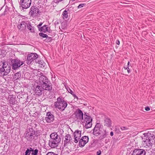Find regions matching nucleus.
Wrapping results in <instances>:
<instances>
[{
	"label": "nucleus",
	"mask_w": 155,
	"mask_h": 155,
	"mask_svg": "<svg viewBox=\"0 0 155 155\" xmlns=\"http://www.w3.org/2000/svg\"><path fill=\"white\" fill-rule=\"evenodd\" d=\"M155 137L153 134L149 133L147 135L143 138V141L144 144L149 147L152 146L153 142V140Z\"/></svg>",
	"instance_id": "f257e3e1"
},
{
	"label": "nucleus",
	"mask_w": 155,
	"mask_h": 155,
	"mask_svg": "<svg viewBox=\"0 0 155 155\" xmlns=\"http://www.w3.org/2000/svg\"><path fill=\"white\" fill-rule=\"evenodd\" d=\"M68 105L67 102L62 100L60 97H58L57 99V101L55 102L54 106L55 107L62 111L64 110Z\"/></svg>",
	"instance_id": "f03ea898"
},
{
	"label": "nucleus",
	"mask_w": 155,
	"mask_h": 155,
	"mask_svg": "<svg viewBox=\"0 0 155 155\" xmlns=\"http://www.w3.org/2000/svg\"><path fill=\"white\" fill-rule=\"evenodd\" d=\"M103 130L104 131L103 136V137L104 138L106 136V130L103 129L102 125L100 124H97L94 129L93 134L97 136L102 133Z\"/></svg>",
	"instance_id": "7ed1b4c3"
},
{
	"label": "nucleus",
	"mask_w": 155,
	"mask_h": 155,
	"mask_svg": "<svg viewBox=\"0 0 155 155\" xmlns=\"http://www.w3.org/2000/svg\"><path fill=\"white\" fill-rule=\"evenodd\" d=\"M29 13L30 15L33 17L36 16L39 14V10L35 6H32Z\"/></svg>",
	"instance_id": "20e7f679"
},
{
	"label": "nucleus",
	"mask_w": 155,
	"mask_h": 155,
	"mask_svg": "<svg viewBox=\"0 0 155 155\" xmlns=\"http://www.w3.org/2000/svg\"><path fill=\"white\" fill-rule=\"evenodd\" d=\"M84 116H85L84 121L85 122V128H90L92 126V119L89 116L87 115Z\"/></svg>",
	"instance_id": "39448f33"
},
{
	"label": "nucleus",
	"mask_w": 155,
	"mask_h": 155,
	"mask_svg": "<svg viewBox=\"0 0 155 155\" xmlns=\"http://www.w3.org/2000/svg\"><path fill=\"white\" fill-rule=\"evenodd\" d=\"M21 3L23 8L26 9L30 6L31 4V0H21Z\"/></svg>",
	"instance_id": "423d86ee"
},
{
	"label": "nucleus",
	"mask_w": 155,
	"mask_h": 155,
	"mask_svg": "<svg viewBox=\"0 0 155 155\" xmlns=\"http://www.w3.org/2000/svg\"><path fill=\"white\" fill-rule=\"evenodd\" d=\"M38 57V55L36 53H31L29 54L27 57L28 63L30 64L32 61Z\"/></svg>",
	"instance_id": "0eeeda50"
},
{
	"label": "nucleus",
	"mask_w": 155,
	"mask_h": 155,
	"mask_svg": "<svg viewBox=\"0 0 155 155\" xmlns=\"http://www.w3.org/2000/svg\"><path fill=\"white\" fill-rule=\"evenodd\" d=\"M89 138L87 136H84L82 137L79 142V146L80 147H83L88 142Z\"/></svg>",
	"instance_id": "6e6552de"
},
{
	"label": "nucleus",
	"mask_w": 155,
	"mask_h": 155,
	"mask_svg": "<svg viewBox=\"0 0 155 155\" xmlns=\"http://www.w3.org/2000/svg\"><path fill=\"white\" fill-rule=\"evenodd\" d=\"M23 64V61H21L19 60H15L12 65V68L14 70L20 67Z\"/></svg>",
	"instance_id": "1a4fd4ad"
},
{
	"label": "nucleus",
	"mask_w": 155,
	"mask_h": 155,
	"mask_svg": "<svg viewBox=\"0 0 155 155\" xmlns=\"http://www.w3.org/2000/svg\"><path fill=\"white\" fill-rule=\"evenodd\" d=\"M54 119L53 115L51 113L48 112L44 120L47 123H51L53 121Z\"/></svg>",
	"instance_id": "9d476101"
},
{
	"label": "nucleus",
	"mask_w": 155,
	"mask_h": 155,
	"mask_svg": "<svg viewBox=\"0 0 155 155\" xmlns=\"http://www.w3.org/2000/svg\"><path fill=\"white\" fill-rule=\"evenodd\" d=\"M81 131L78 130H76L74 133V142L75 143H77L80 138L81 137Z\"/></svg>",
	"instance_id": "9b49d317"
},
{
	"label": "nucleus",
	"mask_w": 155,
	"mask_h": 155,
	"mask_svg": "<svg viewBox=\"0 0 155 155\" xmlns=\"http://www.w3.org/2000/svg\"><path fill=\"white\" fill-rule=\"evenodd\" d=\"M146 152L142 149H135L133 151L132 155H145Z\"/></svg>",
	"instance_id": "f8f14e48"
},
{
	"label": "nucleus",
	"mask_w": 155,
	"mask_h": 155,
	"mask_svg": "<svg viewBox=\"0 0 155 155\" xmlns=\"http://www.w3.org/2000/svg\"><path fill=\"white\" fill-rule=\"evenodd\" d=\"M27 25V23L24 21H19L17 27L19 30L23 31L26 28Z\"/></svg>",
	"instance_id": "ddd939ff"
},
{
	"label": "nucleus",
	"mask_w": 155,
	"mask_h": 155,
	"mask_svg": "<svg viewBox=\"0 0 155 155\" xmlns=\"http://www.w3.org/2000/svg\"><path fill=\"white\" fill-rule=\"evenodd\" d=\"M41 87H42L43 90H45L49 91L51 90L52 88L51 86L49 85L45 82H43L41 84Z\"/></svg>",
	"instance_id": "4468645a"
},
{
	"label": "nucleus",
	"mask_w": 155,
	"mask_h": 155,
	"mask_svg": "<svg viewBox=\"0 0 155 155\" xmlns=\"http://www.w3.org/2000/svg\"><path fill=\"white\" fill-rule=\"evenodd\" d=\"M49 146L52 148H54L58 146V142L56 140H51L49 141Z\"/></svg>",
	"instance_id": "2eb2a0df"
},
{
	"label": "nucleus",
	"mask_w": 155,
	"mask_h": 155,
	"mask_svg": "<svg viewBox=\"0 0 155 155\" xmlns=\"http://www.w3.org/2000/svg\"><path fill=\"white\" fill-rule=\"evenodd\" d=\"M43 89L42 87H41L40 86H38L36 87L35 91L36 94L38 95H40L41 94V92L43 91Z\"/></svg>",
	"instance_id": "dca6fc26"
},
{
	"label": "nucleus",
	"mask_w": 155,
	"mask_h": 155,
	"mask_svg": "<svg viewBox=\"0 0 155 155\" xmlns=\"http://www.w3.org/2000/svg\"><path fill=\"white\" fill-rule=\"evenodd\" d=\"M49 28L47 27V25H44L40 29V31L45 33L48 31H49Z\"/></svg>",
	"instance_id": "f3484780"
},
{
	"label": "nucleus",
	"mask_w": 155,
	"mask_h": 155,
	"mask_svg": "<svg viewBox=\"0 0 155 155\" xmlns=\"http://www.w3.org/2000/svg\"><path fill=\"white\" fill-rule=\"evenodd\" d=\"M111 120L109 118H106L105 120L104 125L109 127L111 126Z\"/></svg>",
	"instance_id": "a211bd4d"
},
{
	"label": "nucleus",
	"mask_w": 155,
	"mask_h": 155,
	"mask_svg": "<svg viewBox=\"0 0 155 155\" xmlns=\"http://www.w3.org/2000/svg\"><path fill=\"white\" fill-rule=\"evenodd\" d=\"M58 134L57 133H53L50 135V137L53 140H56L58 138Z\"/></svg>",
	"instance_id": "6ab92c4d"
},
{
	"label": "nucleus",
	"mask_w": 155,
	"mask_h": 155,
	"mask_svg": "<svg viewBox=\"0 0 155 155\" xmlns=\"http://www.w3.org/2000/svg\"><path fill=\"white\" fill-rule=\"evenodd\" d=\"M27 28L31 32H34V28L31 25L30 23H28L27 25Z\"/></svg>",
	"instance_id": "aec40b11"
},
{
	"label": "nucleus",
	"mask_w": 155,
	"mask_h": 155,
	"mask_svg": "<svg viewBox=\"0 0 155 155\" xmlns=\"http://www.w3.org/2000/svg\"><path fill=\"white\" fill-rule=\"evenodd\" d=\"M62 17L63 19L67 18L68 17V12L66 10H64L62 14Z\"/></svg>",
	"instance_id": "412c9836"
},
{
	"label": "nucleus",
	"mask_w": 155,
	"mask_h": 155,
	"mask_svg": "<svg viewBox=\"0 0 155 155\" xmlns=\"http://www.w3.org/2000/svg\"><path fill=\"white\" fill-rule=\"evenodd\" d=\"M78 116L79 119H83V114L82 111L81 110H78Z\"/></svg>",
	"instance_id": "4be33fe9"
},
{
	"label": "nucleus",
	"mask_w": 155,
	"mask_h": 155,
	"mask_svg": "<svg viewBox=\"0 0 155 155\" xmlns=\"http://www.w3.org/2000/svg\"><path fill=\"white\" fill-rule=\"evenodd\" d=\"M21 77V74L20 72H18L16 73L14 77V79L16 80L19 78Z\"/></svg>",
	"instance_id": "5701e85b"
},
{
	"label": "nucleus",
	"mask_w": 155,
	"mask_h": 155,
	"mask_svg": "<svg viewBox=\"0 0 155 155\" xmlns=\"http://www.w3.org/2000/svg\"><path fill=\"white\" fill-rule=\"evenodd\" d=\"M31 154L32 155H37L38 150L37 149H35V150H32Z\"/></svg>",
	"instance_id": "b1692460"
},
{
	"label": "nucleus",
	"mask_w": 155,
	"mask_h": 155,
	"mask_svg": "<svg viewBox=\"0 0 155 155\" xmlns=\"http://www.w3.org/2000/svg\"><path fill=\"white\" fill-rule=\"evenodd\" d=\"M71 137L70 135L68 134L65 136V139L67 141H69L70 140Z\"/></svg>",
	"instance_id": "393cba45"
},
{
	"label": "nucleus",
	"mask_w": 155,
	"mask_h": 155,
	"mask_svg": "<svg viewBox=\"0 0 155 155\" xmlns=\"http://www.w3.org/2000/svg\"><path fill=\"white\" fill-rule=\"evenodd\" d=\"M120 128L122 131L127 130L129 129L128 127L125 126H122L120 127Z\"/></svg>",
	"instance_id": "a878e982"
},
{
	"label": "nucleus",
	"mask_w": 155,
	"mask_h": 155,
	"mask_svg": "<svg viewBox=\"0 0 155 155\" xmlns=\"http://www.w3.org/2000/svg\"><path fill=\"white\" fill-rule=\"evenodd\" d=\"M39 35L43 38H47L48 37V35L45 34L41 33L39 34Z\"/></svg>",
	"instance_id": "bb28decb"
},
{
	"label": "nucleus",
	"mask_w": 155,
	"mask_h": 155,
	"mask_svg": "<svg viewBox=\"0 0 155 155\" xmlns=\"http://www.w3.org/2000/svg\"><path fill=\"white\" fill-rule=\"evenodd\" d=\"M46 155H58L57 154H55L54 153L52 152H49Z\"/></svg>",
	"instance_id": "cd10ccee"
},
{
	"label": "nucleus",
	"mask_w": 155,
	"mask_h": 155,
	"mask_svg": "<svg viewBox=\"0 0 155 155\" xmlns=\"http://www.w3.org/2000/svg\"><path fill=\"white\" fill-rule=\"evenodd\" d=\"M85 5V4H80L78 6V8H81L82 7H83V6H84Z\"/></svg>",
	"instance_id": "c85d7f7f"
},
{
	"label": "nucleus",
	"mask_w": 155,
	"mask_h": 155,
	"mask_svg": "<svg viewBox=\"0 0 155 155\" xmlns=\"http://www.w3.org/2000/svg\"><path fill=\"white\" fill-rule=\"evenodd\" d=\"M101 150H99L97 152V155H100L101 154Z\"/></svg>",
	"instance_id": "c756f323"
},
{
	"label": "nucleus",
	"mask_w": 155,
	"mask_h": 155,
	"mask_svg": "<svg viewBox=\"0 0 155 155\" xmlns=\"http://www.w3.org/2000/svg\"><path fill=\"white\" fill-rule=\"evenodd\" d=\"M125 69H126L127 70V73H129L130 72V71L129 68L128 67L127 68H125Z\"/></svg>",
	"instance_id": "7c9ffc66"
},
{
	"label": "nucleus",
	"mask_w": 155,
	"mask_h": 155,
	"mask_svg": "<svg viewBox=\"0 0 155 155\" xmlns=\"http://www.w3.org/2000/svg\"><path fill=\"white\" fill-rule=\"evenodd\" d=\"M63 0H54V2L56 3H58L59 2L62 1Z\"/></svg>",
	"instance_id": "2f4dec72"
},
{
	"label": "nucleus",
	"mask_w": 155,
	"mask_h": 155,
	"mask_svg": "<svg viewBox=\"0 0 155 155\" xmlns=\"http://www.w3.org/2000/svg\"><path fill=\"white\" fill-rule=\"evenodd\" d=\"M74 97V98H76L77 99V100H78V97H77V96L75 95V94H73L72 95Z\"/></svg>",
	"instance_id": "473e14b6"
},
{
	"label": "nucleus",
	"mask_w": 155,
	"mask_h": 155,
	"mask_svg": "<svg viewBox=\"0 0 155 155\" xmlns=\"http://www.w3.org/2000/svg\"><path fill=\"white\" fill-rule=\"evenodd\" d=\"M68 92L70 93H71V94H72V95H73V91H72L70 89H69V91H68Z\"/></svg>",
	"instance_id": "72a5a7b5"
},
{
	"label": "nucleus",
	"mask_w": 155,
	"mask_h": 155,
	"mask_svg": "<svg viewBox=\"0 0 155 155\" xmlns=\"http://www.w3.org/2000/svg\"><path fill=\"white\" fill-rule=\"evenodd\" d=\"M145 110L146 111H149L150 110V108L149 107H146L145 108Z\"/></svg>",
	"instance_id": "f704fd0d"
},
{
	"label": "nucleus",
	"mask_w": 155,
	"mask_h": 155,
	"mask_svg": "<svg viewBox=\"0 0 155 155\" xmlns=\"http://www.w3.org/2000/svg\"><path fill=\"white\" fill-rule=\"evenodd\" d=\"M116 43L118 45H119L120 44V42L119 40H117Z\"/></svg>",
	"instance_id": "c9c22d12"
},
{
	"label": "nucleus",
	"mask_w": 155,
	"mask_h": 155,
	"mask_svg": "<svg viewBox=\"0 0 155 155\" xmlns=\"http://www.w3.org/2000/svg\"><path fill=\"white\" fill-rule=\"evenodd\" d=\"M110 135L111 136H112L114 135V133L113 131H111L110 133Z\"/></svg>",
	"instance_id": "e433bc0d"
},
{
	"label": "nucleus",
	"mask_w": 155,
	"mask_h": 155,
	"mask_svg": "<svg viewBox=\"0 0 155 155\" xmlns=\"http://www.w3.org/2000/svg\"><path fill=\"white\" fill-rule=\"evenodd\" d=\"M130 62H128L127 63L128 67H129V66H130Z\"/></svg>",
	"instance_id": "4c0bfd02"
},
{
	"label": "nucleus",
	"mask_w": 155,
	"mask_h": 155,
	"mask_svg": "<svg viewBox=\"0 0 155 155\" xmlns=\"http://www.w3.org/2000/svg\"><path fill=\"white\" fill-rule=\"evenodd\" d=\"M42 23H40V24L38 25V26H41V25H42Z\"/></svg>",
	"instance_id": "58836bf2"
},
{
	"label": "nucleus",
	"mask_w": 155,
	"mask_h": 155,
	"mask_svg": "<svg viewBox=\"0 0 155 155\" xmlns=\"http://www.w3.org/2000/svg\"><path fill=\"white\" fill-rule=\"evenodd\" d=\"M72 0V1H75V0Z\"/></svg>",
	"instance_id": "ea45409f"
}]
</instances>
